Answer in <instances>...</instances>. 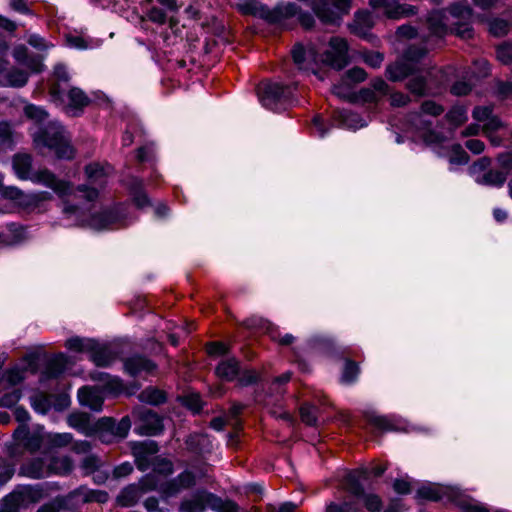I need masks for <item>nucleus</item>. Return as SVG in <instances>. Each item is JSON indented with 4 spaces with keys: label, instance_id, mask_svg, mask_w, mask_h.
<instances>
[{
    "label": "nucleus",
    "instance_id": "obj_28",
    "mask_svg": "<svg viewBox=\"0 0 512 512\" xmlns=\"http://www.w3.org/2000/svg\"><path fill=\"white\" fill-rule=\"evenodd\" d=\"M14 59L31 72H41L43 69L42 59L39 56L29 55L28 50L23 45H18L13 49Z\"/></svg>",
    "mask_w": 512,
    "mask_h": 512
},
{
    "label": "nucleus",
    "instance_id": "obj_44",
    "mask_svg": "<svg viewBox=\"0 0 512 512\" xmlns=\"http://www.w3.org/2000/svg\"><path fill=\"white\" fill-rule=\"evenodd\" d=\"M351 102H363V103H375L379 102V96L375 93V91L369 88H362L359 92H353L352 97L346 98Z\"/></svg>",
    "mask_w": 512,
    "mask_h": 512
},
{
    "label": "nucleus",
    "instance_id": "obj_19",
    "mask_svg": "<svg viewBox=\"0 0 512 512\" xmlns=\"http://www.w3.org/2000/svg\"><path fill=\"white\" fill-rule=\"evenodd\" d=\"M29 74L26 70L10 67L7 60L0 57V85L5 87H23Z\"/></svg>",
    "mask_w": 512,
    "mask_h": 512
},
{
    "label": "nucleus",
    "instance_id": "obj_36",
    "mask_svg": "<svg viewBox=\"0 0 512 512\" xmlns=\"http://www.w3.org/2000/svg\"><path fill=\"white\" fill-rule=\"evenodd\" d=\"M131 193L133 195L134 203L139 208H144L150 205V200L143 192V182L140 179L132 178L129 184Z\"/></svg>",
    "mask_w": 512,
    "mask_h": 512
},
{
    "label": "nucleus",
    "instance_id": "obj_29",
    "mask_svg": "<svg viewBox=\"0 0 512 512\" xmlns=\"http://www.w3.org/2000/svg\"><path fill=\"white\" fill-rule=\"evenodd\" d=\"M20 473L34 479L51 475L49 463H46L42 458H35L24 463L20 468Z\"/></svg>",
    "mask_w": 512,
    "mask_h": 512
},
{
    "label": "nucleus",
    "instance_id": "obj_52",
    "mask_svg": "<svg viewBox=\"0 0 512 512\" xmlns=\"http://www.w3.org/2000/svg\"><path fill=\"white\" fill-rule=\"evenodd\" d=\"M497 59L504 65L512 63V45L509 43H502L496 49Z\"/></svg>",
    "mask_w": 512,
    "mask_h": 512
},
{
    "label": "nucleus",
    "instance_id": "obj_57",
    "mask_svg": "<svg viewBox=\"0 0 512 512\" xmlns=\"http://www.w3.org/2000/svg\"><path fill=\"white\" fill-rule=\"evenodd\" d=\"M236 378L238 379L239 385L249 386L259 380V374L255 370H244L239 372Z\"/></svg>",
    "mask_w": 512,
    "mask_h": 512
},
{
    "label": "nucleus",
    "instance_id": "obj_43",
    "mask_svg": "<svg viewBox=\"0 0 512 512\" xmlns=\"http://www.w3.org/2000/svg\"><path fill=\"white\" fill-rule=\"evenodd\" d=\"M407 89L416 96H424L428 93L426 79L421 75H414L406 85Z\"/></svg>",
    "mask_w": 512,
    "mask_h": 512
},
{
    "label": "nucleus",
    "instance_id": "obj_11",
    "mask_svg": "<svg viewBox=\"0 0 512 512\" xmlns=\"http://www.w3.org/2000/svg\"><path fill=\"white\" fill-rule=\"evenodd\" d=\"M296 68L305 76L313 75L320 79V61L317 46L312 44H296L291 50Z\"/></svg>",
    "mask_w": 512,
    "mask_h": 512
},
{
    "label": "nucleus",
    "instance_id": "obj_40",
    "mask_svg": "<svg viewBox=\"0 0 512 512\" xmlns=\"http://www.w3.org/2000/svg\"><path fill=\"white\" fill-rule=\"evenodd\" d=\"M50 474L65 475L72 470V462L66 457H52L49 460Z\"/></svg>",
    "mask_w": 512,
    "mask_h": 512
},
{
    "label": "nucleus",
    "instance_id": "obj_49",
    "mask_svg": "<svg viewBox=\"0 0 512 512\" xmlns=\"http://www.w3.org/2000/svg\"><path fill=\"white\" fill-rule=\"evenodd\" d=\"M354 496L356 498L362 499L365 507L371 512L380 511L382 507L381 499L376 494H365L363 491L361 495Z\"/></svg>",
    "mask_w": 512,
    "mask_h": 512
},
{
    "label": "nucleus",
    "instance_id": "obj_50",
    "mask_svg": "<svg viewBox=\"0 0 512 512\" xmlns=\"http://www.w3.org/2000/svg\"><path fill=\"white\" fill-rule=\"evenodd\" d=\"M46 441L53 447H63L71 443L72 435L70 433H48Z\"/></svg>",
    "mask_w": 512,
    "mask_h": 512
},
{
    "label": "nucleus",
    "instance_id": "obj_27",
    "mask_svg": "<svg viewBox=\"0 0 512 512\" xmlns=\"http://www.w3.org/2000/svg\"><path fill=\"white\" fill-rule=\"evenodd\" d=\"M53 77L55 82L50 85V95L54 101L64 104L65 87L62 83H67L69 80V73L63 64H58L54 67Z\"/></svg>",
    "mask_w": 512,
    "mask_h": 512
},
{
    "label": "nucleus",
    "instance_id": "obj_20",
    "mask_svg": "<svg viewBox=\"0 0 512 512\" xmlns=\"http://www.w3.org/2000/svg\"><path fill=\"white\" fill-rule=\"evenodd\" d=\"M158 452V445L154 441L136 442L132 446V453L135 457V463L140 471L148 470L156 458L155 454Z\"/></svg>",
    "mask_w": 512,
    "mask_h": 512
},
{
    "label": "nucleus",
    "instance_id": "obj_64",
    "mask_svg": "<svg viewBox=\"0 0 512 512\" xmlns=\"http://www.w3.org/2000/svg\"><path fill=\"white\" fill-rule=\"evenodd\" d=\"M371 88L379 96V99L390 92L389 85L380 77L371 81Z\"/></svg>",
    "mask_w": 512,
    "mask_h": 512
},
{
    "label": "nucleus",
    "instance_id": "obj_8",
    "mask_svg": "<svg viewBox=\"0 0 512 512\" xmlns=\"http://www.w3.org/2000/svg\"><path fill=\"white\" fill-rule=\"evenodd\" d=\"M44 497L42 485L18 486L0 501V512H19L22 507L40 501Z\"/></svg>",
    "mask_w": 512,
    "mask_h": 512
},
{
    "label": "nucleus",
    "instance_id": "obj_25",
    "mask_svg": "<svg viewBox=\"0 0 512 512\" xmlns=\"http://www.w3.org/2000/svg\"><path fill=\"white\" fill-rule=\"evenodd\" d=\"M68 425L80 433L91 436L97 434L99 436L98 421L91 422L90 415L87 413L77 412L72 413L68 417Z\"/></svg>",
    "mask_w": 512,
    "mask_h": 512
},
{
    "label": "nucleus",
    "instance_id": "obj_6",
    "mask_svg": "<svg viewBox=\"0 0 512 512\" xmlns=\"http://www.w3.org/2000/svg\"><path fill=\"white\" fill-rule=\"evenodd\" d=\"M444 112V108L434 101H425L421 105V111L409 115L407 130H415L420 138L427 143L440 142L439 134L431 130L432 122L428 116H438Z\"/></svg>",
    "mask_w": 512,
    "mask_h": 512
},
{
    "label": "nucleus",
    "instance_id": "obj_7",
    "mask_svg": "<svg viewBox=\"0 0 512 512\" xmlns=\"http://www.w3.org/2000/svg\"><path fill=\"white\" fill-rule=\"evenodd\" d=\"M294 88L280 82L263 81L257 87L260 103L266 109L280 111L291 103Z\"/></svg>",
    "mask_w": 512,
    "mask_h": 512
},
{
    "label": "nucleus",
    "instance_id": "obj_21",
    "mask_svg": "<svg viewBox=\"0 0 512 512\" xmlns=\"http://www.w3.org/2000/svg\"><path fill=\"white\" fill-rule=\"evenodd\" d=\"M348 45L345 39L333 37L329 42V48L325 52V61L337 69L343 68L348 63Z\"/></svg>",
    "mask_w": 512,
    "mask_h": 512
},
{
    "label": "nucleus",
    "instance_id": "obj_35",
    "mask_svg": "<svg viewBox=\"0 0 512 512\" xmlns=\"http://www.w3.org/2000/svg\"><path fill=\"white\" fill-rule=\"evenodd\" d=\"M9 235H1L0 234V244L5 246L15 245L20 243L25 236V229L15 223H11L8 225Z\"/></svg>",
    "mask_w": 512,
    "mask_h": 512
},
{
    "label": "nucleus",
    "instance_id": "obj_63",
    "mask_svg": "<svg viewBox=\"0 0 512 512\" xmlns=\"http://www.w3.org/2000/svg\"><path fill=\"white\" fill-rule=\"evenodd\" d=\"M21 397V392L18 389H13L11 392L5 393L0 398V405L4 407H10L15 405Z\"/></svg>",
    "mask_w": 512,
    "mask_h": 512
},
{
    "label": "nucleus",
    "instance_id": "obj_15",
    "mask_svg": "<svg viewBox=\"0 0 512 512\" xmlns=\"http://www.w3.org/2000/svg\"><path fill=\"white\" fill-rule=\"evenodd\" d=\"M137 416L135 432L139 435L154 436L163 430L162 418L151 409L143 408L134 412Z\"/></svg>",
    "mask_w": 512,
    "mask_h": 512
},
{
    "label": "nucleus",
    "instance_id": "obj_34",
    "mask_svg": "<svg viewBox=\"0 0 512 512\" xmlns=\"http://www.w3.org/2000/svg\"><path fill=\"white\" fill-rule=\"evenodd\" d=\"M69 363V359L66 355L60 353L52 358L47 367H46V375L48 378H57L60 376L67 368Z\"/></svg>",
    "mask_w": 512,
    "mask_h": 512
},
{
    "label": "nucleus",
    "instance_id": "obj_1",
    "mask_svg": "<svg viewBox=\"0 0 512 512\" xmlns=\"http://www.w3.org/2000/svg\"><path fill=\"white\" fill-rule=\"evenodd\" d=\"M472 9L466 3H456L447 11H433L427 18L428 34H423L421 40L424 46L411 45L401 58L387 65L386 77L392 82H400L417 70V63L426 53L433 49L447 34L455 33L462 38L472 35L470 20Z\"/></svg>",
    "mask_w": 512,
    "mask_h": 512
},
{
    "label": "nucleus",
    "instance_id": "obj_18",
    "mask_svg": "<svg viewBox=\"0 0 512 512\" xmlns=\"http://www.w3.org/2000/svg\"><path fill=\"white\" fill-rule=\"evenodd\" d=\"M369 5L375 10H381L389 19L398 20L415 14V8L402 4L398 0H369Z\"/></svg>",
    "mask_w": 512,
    "mask_h": 512
},
{
    "label": "nucleus",
    "instance_id": "obj_3",
    "mask_svg": "<svg viewBox=\"0 0 512 512\" xmlns=\"http://www.w3.org/2000/svg\"><path fill=\"white\" fill-rule=\"evenodd\" d=\"M24 113L38 128L32 133L33 141L38 149L47 148L54 151L58 158L71 159L74 155L70 138L57 121L49 120V114L40 106L26 105Z\"/></svg>",
    "mask_w": 512,
    "mask_h": 512
},
{
    "label": "nucleus",
    "instance_id": "obj_62",
    "mask_svg": "<svg viewBox=\"0 0 512 512\" xmlns=\"http://www.w3.org/2000/svg\"><path fill=\"white\" fill-rule=\"evenodd\" d=\"M489 31L494 36H503L508 32V23L502 19H494L489 24Z\"/></svg>",
    "mask_w": 512,
    "mask_h": 512
},
{
    "label": "nucleus",
    "instance_id": "obj_54",
    "mask_svg": "<svg viewBox=\"0 0 512 512\" xmlns=\"http://www.w3.org/2000/svg\"><path fill=\"white\" fill-rule=\"evenodd\" d=\"M297 12L298 7L294 3H286L283 5H279L274 11L277 20L292 17L296 15Z\"/></svg>",
    "mask_w": 512,
    "mask_h": 512
},
{
    "label": "nucleus",
    "instance_id": "obj_33",
    "mask_svg": "<svg viewBox=\"0 0 512 512\" xmlns=\"http://www.w3.org/2000/svg\"><path fill=\"white\" fill-rule=\"evenodd\" d=\"M364 415L366 421L377 430L392 431L399 429L391 417L379 415L375 411H366Z\"/></svg>",
    "mask_w": 512,
    "mask_h": 512
},
{
    "label": "nucleus",
    "instance_id": "obj_53",
    "mask_svg": "<svg viewBox=\"0 0 512 512\" xmlns=\"http://www.w3.org/2000/svg\"><path fill=\"white\" fill-rule=\"evenodd\" d=\"M65 39H66L67 46L70 48H75V49H80V50L90 48V44L82 35L70 33V34L66 35Z\"/></svg>",
    "mask_w": 512,
    "mask_h": 512
},
{
    "label": "nucleus",
    "instance_id": "obj_58",
    "mask_svg": "<svg viewBox=\"0 0 512 512\" xmlns=\"http://www.w3.org/2000/svg\"><path fill=\"white\" fill-rule=\"evenodd\" d=\"M14 474V466L7 460H0V487L6 484Z\"/></svg>",
    "mask_w": 512,
    "mask_h": 512
},
{
    "label": "nucleus",
    "instance_id": "obj_47",
    "mask_svg": "<svg viewBox=\"0 0 512 512\" xmlns=\"http://www.w3.org/2000/svg\"><path fill=\"white\" fill-rule=\"evenodd\" d=\"M322 357H332L334 355L344 356L345 350L336 346L332 338H322Z\"/></svg>",
    "mask_w": 512,
    "mask_h": 512
},
{
    "label": "nucleus",
    "instance_id": "obj_39",
    "mask_svg": "<svg viewBox=\"0 0 512 512\" xmlns=\"http://www.w3.org/2000/svg\"><path fill=\"white\" fill-rule=\"evenodd\" d=\"M31 404L36 412L45 414L52 406H55L54 396L38 393L31 398Z\"/></svg>",
    "mask_w": 512,
    "mask_h": 512
},
{
    "label": "nucleus",
    "instance_id": "obj_45",
    "mask_svg": "<svg viewBox=\"0 0 512 512\" xmlns=\"http://www.w3.org/2000/svg\"><path fill=\"white\" fill-rule=\"evenodd\" d=\"M452 127H457L467 120V109L463 106H454L445 116Z\"/></svg>",
    "mask_w": 512,
    "mask_h": 512
},
{
    "label": "nucleus",
    "instance_id": "obj_10",
    "mask_svg": "<svg viewBox=\"0 0 512 512\" xmlns=\"http://www.w3.org/2000/svg\"><path fill=\"white\" fill-rule=\"evenodd\" d=\"M65 346L69 350L88 353L91 361L97 366H108L115 358L107 346L89 338L72 337L66 341Z\"/></svg>",
    "mask_w": 512,
    "mask_h": 512
},
{
    "label": "nucleus",
    "instance_id": "obj_37",
    "mask_svg": "<svg viewBox=\"0 0 512 512\" xmlns=\"http://www.w3.org/2000/svg\"><path fill=\"white\" fill-rule=\"evenodd\" d=\"M67 98V103L69 107L71 108H82L88 104V97L85 95V93L77 88L73 87L69 89L67 92L65 91L64 98ZM64 103H66V100L64 99Z\"/></svg>",
    "mask_w": 512,
    "mask_h": 512
},
{
    "label": "nucleus",
    "instance_id": "obj_24",
    "mask_svg": "<svg viewBox=\"0 0 512 512\" xmlns=\"http://www.w3.org/2000/svg\"><path fill=\"white\" fill-rule=\"evenodd\" d=\"M374 25L373 17L369 11H357L353 21L348 25L350 32L360 38L370 39L372 34L370 30Z\"/></svg>",
    "mask_w": 512,
    "mask_h": 512
},
{
    "label": "nucleus",
    "instance_id": "obj_2",
    "mask_svg": "<svg viewBox=\"0 0 512 512\" xmlns=\"http://www.w3.org/2000/svg\"><path fill=\"white\" fill-rule=\"evenodd\" d=\"M112 168L109 165L92 163L86 166L85 174L87 184L79 185L76 189L72 188L69 195L62 198L64 200L63 212L67 215L75 214L92 229H114L127 225L125 208L120 206L114 210H104L99 213H93L88 218L82 214L83 209H91L92 203L97 200L98 188L107 183V178ZM70 186H72L70 184Z\"/></svg>",
    "mask_w": 512,
    "mask_h": 512
},
{
    "label": "nucleus",
    "instance_id": "obj_59",
    "mask_svg": "<svg viewBox=\"0 0 512 512\" xmlns=\"http://www.w3.org/2000/svg\"><path fill=\"white\" fill-rule=\"evenodd\" d=\"M101 467V460L95 455H88L82 461V468L86 474L94 473Z\"/></svg>",
    "mask_w": 512,
    "mask_h": 512
},
{
    "label": "nucleus",
    "instance_id": "obj_38",
    "mask_svg": "<svg viewBox=\"0 0 512 512\" xmlns=\"http://www.w3.org/2000/svg\"><path fill=\"white\" fill-rule=\"evenodd\" d=\"M359 373L360 369L358 364L347 359L341 373L340 381L344 385H351L357 381Z\"/></svg>",
    "mask_w": 512,
    "mask_h": 512
},
{
    "label": "nucleus",
    "instance_id": "obj_31",
    "mask_svg": "<svg viewBox=\"0 0 512 512\" xmlns=\"http://www.w3.org/2000/svg\"><path fill=\"white\" fill-rule=\"evenodd\" d=\"M240 371V365L236 358L222 359L215 368L216 376L225 381L235 380Z\"/></svg>",
    "mask_w": 512,
    "mask_h": 512
},
{
    "label": "nucleus",
    "instance_id": "obj_42",
    "mask_svg": "<svg viewBox=\"0 0 512 512\" xmlns=\"http://www.w3.org/2000/svg\"><path fill=\"white\" fill-rule=\"evenodd\" d=\"M210 509L215 512H238V505L231 500H223L216 495L210 496Z\"/></svg>",
    "mask_w": 512,
    "mask_h": 512
},
{
    "label": "nucleus",
    "instance_id": "obj_16",
    "mask_svg": "<svg viewBox=\"0 0 512 512\" xmlns=\"http://www.w3.org/2000/svg\"><path fill=\"white\" fill-rule=\"evenodd\" d=\"M367 73L361 67H353L347 70L333 87V93L340 98H348L353 96L354 85L365 81Z\"/></svg>",
    "mask_w": 512,
    "mask_h": 512
},
{
    "label": "nucleus",
    "instance_id": "obj_13",
    "mask_svg": "<svg viewBox=\"0 0 512 512\" xmlns=\"http://www.w3.org/2000/svg\"><path fill=\"white\" fill-rule=\"evenodd\" d=\"M386 466L374 465L372 467H363L347 474L345 485L352 495H361L363 485L369 480L370 476L380 477L385 471Z\"/></svg>",
    "mask_w": 512,
    "mask_h": 512
},
{
    "label": "nucleus",
    "instance_id": "obj_30",
    "mask_svg": "<svg viewBox=\"0 0 512 512\" xmlns=\"http://www.w3.org/2000/svg\"><path fill=\"white\" fill-rule=\"evenodd\" d=\"M125 370L131 376H138L142 374H151L156 366L149 359L142 356H133L125 361Z\"/></svg>",
    "mask_w": 512,
    "mask_h": 512
},
{
    "label": "nucleus",
    "instance_id": "obj_32",
    "mask_svg": "<svg viewBox=\"0 0 512 512\" xmlns=\"http://www.w3.org/2000/svg\"><path fill=\"white\" fill-rule=\"evenodd\" d=\"M150 468H152V472L147 476H152L153 481L157 482L159 485L167 484L170 482H163L159 479L160 476L167 477L173 473V464L170 460L161 457L153 458V462Z\"/></svg>",
    "mask_w": 512,
    "mask_h": 512
},
{
    "label": "nucleus",
    "instance_id": "obj_26",
    "mask_svg": "<svg viewBox=\"0 0 512 512\" xmlns=\"http://www.w3.org/2000/svg\"><path fill=\"white\" fill-rule=\"evenodd\" d=\"M210 496L212 493L206 490L197 491L192 497L184 499L179 507V512H204L210 508Z\"/></svg>",
    "mask_w": 512,
    "mask_h": 512
},
{
    "label": "nucleus",
    "instance_id": "obj_22",
    "mask_svg": "<svg viewBox=\"0 0 512 512\" xmlns=\"http://www.w3.org/2000/svg\"><path fill=\"white\" fill-rule=\"evenodd\" d=\"M14 440L25 448L35 451L46 441V433L43 428L30 432L26 425H19L13 433Z\"/></svg>",
    "mask_w": 512,
    "mask_h": 512
},
{
    "label": "nucleus",
    "instance_id": "obj_61",
    "mask_svg": "<svg viewBox=\"0 0 512 512\" xmlns=\"http://www.w3.org/2000/svg\"><path fill=\"white\" fill-rule=\"evenodd\" d=\"M147 17L150 21L160 25L166 23L168 19L167 12L164 9L158 7H152L148 11Z\"/></svg>",
    "mask_w": 512,
    "mask_h": 512
},
{
    "label": "nucleus",
    "instance_id": "obj_41",
    "mask_svg": "<svg viewBox=\"0 0 512 512\" xmlns=\"http://www.w3.org/2000/svg\"><path fill=\"white\" fill-rule=\"evenodd\" d=\"M343 125L351 130H358L368 125V122L359 114L345 111L341 114Z\"/></svg>",
    "mask_w": 512,
    "mask_h": 512
},
{
    "label": "nucleus",
    "instance_id": "obj_23",
    "mask_svg": "<svg viewBox=\"0 0 512 512\" xmlns=\"http://www.w3.org/2000/svg\"><path fill=\"white\" fill-rule=\"evenodd\" d=\"M473 119L482 124L485 133L490 134L502 126L500 119L493 114L491 106H477L472 112Z\"/></svg>",
    "mask_w": 512,
    "mask_h": 512
},
{
    "label": "nucleus",
    "instance_id": "obj_12",
    "mask_svg": "<svg viewBox=\"0 0 512 512\" xmlns=\"http://www.w3.org/2000/svg\"><path fill=\"white\" fill-rule=\"evenodd\" d=\"M491 161L487 157L477 160L469 168L470 175L480 185L501 187L507 178L506 172L488 169Z\"/></svg>",
    "mask_w": 512,
    "mask_h": 512
},
{
    "label": "nucleus",
    "instance_id": "obj_14",
    "mask_svg": "<svg viewBox=\"0 0 512 512\" xmlns=\"http://www.w3.org/2000/svg\"><path fill=\"white\" fill-rule=\"evenodd\" d=\"M99 438L110 443L114 438H125L131 428V421L128 416L123 417L119 422L111 417H103L98 420Z\"/></svg>",
    "mask_w": 512,
    "mask_h": 512
},
{
    "label": "nucleus",
    "instance_id": "obj_4",
    "mask_svg": "<svg viewBox=\"0 0 512 512\" xmlns=\"http://www.w3.org/2000/svg\"><path fill=\"white\" fill-rule=\"evenodd\" d=\"M195 482L196 477L189 470H185L176 478L170 480L169 483L162 485L153 481L152 476H145L139 484H131L125 487L117 496V503L123 507L133 506L144 493L152 490L159 491L165 497H173L193 486Z\"/></svg>",
    "mask_w": 512,
    "mask_h": 512
},
{
    "label": "nucleus",
    "instance_id": "obj_55",
    "mask_svg": "<svg viewBox=\"0 0 512 512\" xmlns=\"http://www.w3.org/2000/svg\"><path fill=\"white\" fill-rule=\"evenodd\" d=\"M300 416L307 425H314L317 421V408L305 404L300 408Z\"/></svg>",
    "mask_w": 512,
    "mask_h": 512
},
{
    "label": "nucleus",
    "instance_id": "obj_48",
    "mask_svg": "<svg viewBox=\"0 0 512 512\" xmlns=\"http://www.w3.org/2000/svg\"><path fill=\"white\" fill-rule=\"evenodd\" d=\"M469 156L460 145H453L449 153V162L452 165H464L468 162Z\"/></svg>",
    "mask_w": 512,
    "mask_h": 512
},
{
    "label": "nucleus",
    "instance_id": "obj_60",
    "mask_svg": "<svg viewBox=\"0 0 512 512\" xmlns=\"http://www.w3.org/2000/svg\"><path fill=\"white\" fill-rule=\"evenodd\" d=\"M3 197L15 201H19L21 203L24 202V198H28V196H25L24 193L17 187L9 186L5 188H1V191Z\"/></svg>",
    "mask_w": 512,
    "mask_h": 512
},
{
    "label": "nucleus",
    "instance_id": "obj_51",
    "mask_svg": "<svg viewBox=\"0 0 512 512\" xmlns=\"http://www.w3.org/2000/svg\"><path fill=\"white\" fill-rule=\"evenodd\" d=\"M361 58L369 67L376 69L382 65L384 55L380 52L363 51Z\"/></svg>",
    "mask_w": 512,
    "mask_h": 512
},
{
    "label": "nucleus",
    "instance_id": "obj_46",
    "mask_svg": "<svg viewBox=\"0 0 512 512\" xmlns=\"http://www.w3.org/2000/svg\"><path fill=\"white\" fill-rule=\"evenodd\" d=\"M139 399L142 402L157 405L165 401V395L162 391L153 387H149L144 389L139 394Z\"/></svg>",
    "mask_w": 512,
    "mask_h": 512
},
{
    "label": "nucleus",
    "instance_id": "obj_9",
    "mask_svg": "<svg viewBox=\"0 0 512 512\" xmlns=\"http://www.w3.org/2000/svg\"><path fill=\"white\" fill-rule=\"evenodd\" d=\"M103 380V387H82L78 390V399L81 405L87 406L94 411H101L104 396L103 390L110 393H117L121 390V382L119 378L112 377L108 374H100Z\"/></svg>",
    "mask_w": 512,
    "mask_h": 512
},
{
    "label": "nucleus",
    "instance_id": "obj_17",
    "mask_svg": "<svg viewBox=\"0 0 512 512\" xmlns=\"http://www.w3.org/2000/svg\"><path fill=\"white\" fill-rule=\"evenodd\" d=\"M351 4L352 0H322V24L340 25Z\"/></svg>",
    "mask_w": 512,
    "mask_h": 512
},
{
    "label": "nucleus",
    "instance_id": "obj_56",
    "mask_svg": "<svg viewBox=\"0 0 512 512\" xmlns=\"http://www.w3.org/2000/svg\"><path fill=\"white\" fill-rule=\"evenodd\" d=\"M0 143H3L7 149H10L13 145L12 128L7 122H0Z\"/></svg>",
    "mask_w": 512,
    "mask_h": 512
},
{
    "label": "nucleus",
    "instance_id": "obj_5",
    "mask_svg": "<svg viewBox=\"0 0 512 512\" xmlns=\"http://www.w3.org/2000/svg\"><path fill=\"white\" fill-rule=\"evenodd\" d=\"M12 166L16 176L21 180H30L34 184L44 185L52 189L60 198H64L72 191L70 183L58 179L48 169L32 172V157L29 154L18 153L13 156Z\"/></svg>",
    "mask_w": 512,
    "mask_h": 512
}]
</instances>
